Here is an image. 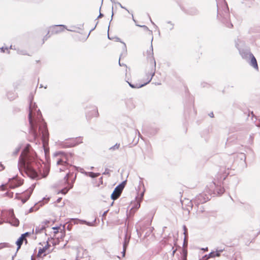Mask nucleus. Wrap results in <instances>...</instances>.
Returning <instances> with one entry per match:
<instances>
[{"label": "nucleus", "instance_id": "6e6552de", "mask_svg": "<svg viewBox=\"0 0 260 260\" xmlns=\"http://www.w3.org/2000/svg\"><path fill=\"white\" fill-rule=\"evenodd\" d=\"M23 180L18 178H13L9 182L0 186V191H5L8 189H14L23 184Z\"/></svg>", "mask_w": 260, "mask_h": 260}, {"label": "nucleus", "instance_id": "9b49d317", "mask_svg": "<svg viewBox=\"0 0 260 260\" xmlns=\"http://www.w3.org/2000/svg\"><path fill=\"white\" fill-rule=\"evenodd\" d=\"M124 188L123 183L118 185L114 190L111 194V198L113 200L117 199L120 196L122 191Z\"/></svg>", "mask_w": 260, "mask_h": 260}, {"label": "nucleus", "instance_id": "aec40b11", "mask_svg": "<svg viewBox=\"0 0 260 260\" xmlns=\"http://www.w3.org/2000/svg\"><path fill=\"white\" fill-rule=\"evenodd\" d=\"M222 250H220L219 251L216 252H211L209 254V257H219L220 255V252H222Z\"/></svg>", "mask_w": 260, "mask_h": 260}, {"label": "nucleus", "instance_id": "c85d7f7f", "mask_svg": "<svg viewBox=\"0 0 260 260\" xmlns=\"http://www.w3.org/2000/svg\"><path fill=\"white\" fill-rule=\"evenodd\" d=\"M227 26L229 27V28H233V25L232 23H230L229 25H227Z\"/></svg>", "mask_w": 260, "mask_h": 260}, {"label": "nucleus", "instance_id": "393cba45", "mask_svg": "<svg viewBox=\"0 0 260 260\" xmlns=\"http://www.w3.org/2000/svg\"><path fill=\"white\" fill-rule=\"evenodd\" d=\"M20 151V148L18 147L16 149V150L14 151L13 154L15 156L17 155L18 153V152Z\"/></svg>", "mask_w": 260, "mask_h": 260}, {"label": "nucleus", "instance_id": "412c9836", "mask_svg": "<svg viewBox=\"0 0 260 260\" xmlns=\"http://www.w3.org/2000/svg\"><path fill=\"white\" fill-rule=\"evenodd\" d=\"M39 131H41L42 134V135L44 137H45V136L46 135L47 133V129H46V127L45 125H43V127H41V126H40L39 127Z\"/></svg>", "mask_w": 260, "mask_h": 260}, {"label": "nucleus", "instance_id": "c756f323", "mask_svg": "<svg viewBox=\"0 0 260 260\" xmlns=\"http://www.w3.org/2000/svg\"><path fill=\"white\" fill-rule=\"evenodd\" d=\"M61 200H62V198H59L57 200L56 202H57V203H59V202H60L61 201Z\"/></svg>", "mask_w": 260, "mask_h": 260}, {"label": "nucleus", "instance_id": "2eb2a0df", "mask_svg": "<svg viewBox=\"0 0 260 260\" xmlns=\"http://www.w3.org/2000/svg\"><path fill=\"white\" fill-rule=\"evenodd\" d=\"M99 115V114L97 109L96 108H94L87 113L86 116L88 119H90L93 117H97Z\"/></svg>", "mask_w": 260, "mask_h": 260}, {"label": "nucleus", "instance_id": "7c9ffc66", "mask_svg": "<svg viewBox=\"0 0 260 260\" xmlns=\"http://www.w3.org/2000/svg\"><path fill=\"white\" fill-rule=\"evenodd\" d=\"M107 212H108V211H105V212L104 213V214H103V217L105 218V217H106V214H107Z\"/></svg>", "mask_w": 260, "mask_h": 260}, {"label": "nucleus", "instance_id": "6ab92c4d", "mask_svg": "<svg viewBox=\"0 0 260 260\" xmlns=\"http://www.w3.org/2000/svg\"><path fill=\"white\" fill-rule=\"evenodd\" d=\"M6 192H5L4 194H3L2 196L3 197H7L9 199L12 198L13 197V194H14L13 192L12 191H11L10 190H9V189L6 190Z\"/></svg>", "mask_w": 260, "mask_h": 260}, {"label": "nucleus", "instance_id": "f03ea898", "mask_svg": "<svg viewBox=\"0 0 260 260\" xmlns=\"http://www.w3.org/2000/svg\"><path fill=\"white\" fill-rule=\"evenodd\" d=\"M73 155L63 152H57L54 155V160L61 171H64L72 167Z\"/></svg>", "mask_w": 260, "mask_h": 260}, {"label": "nucleus", "instance_id": "f257e3e1", "mask_svg": "<svg viewBox=\"0 0 260 260\" xmlns=\"http://www.w3.org/2000/svg\"><path fill=\"white\" fill-rule=\"evenodd\" d=\"M30 146L27 144L23 149L19 157L18 168L21 172H24L29 177L39 179L46 177L50 171V167L47 165H44L40 170V174H38L32 166L34 157L30 155L29 152Z\"/></svg>", "mask_w": 260, "mask_h": 260}, {"label": "nucleus", "instance_id": "f8f14e48", "mask_svg": "<svg viewBox=\"0 0 260 260\" xmlns=\"http://www.w3.org/2000/svg\"><path fill=\"white\" fill-rule=\"evenodd\" d=\"M83 142V138L82 137H77L72 138L68 140L67 144L68 147H75Z\"/></svg>", "mask_w": 260, "mask_h": 260}, {"label": "nucleus", "instance_id": "20e7f679", "mask_svg": "<svg viewBox=\"0 0 260 260\" xmlns=\"http://www.w3.org/2000/svg\"><path fill=\"white\" fill-rule=\"evenodd\" d=\"M36 109L35 106L32 107V105H30L29 111L28 115L29 123L30 125V132L36 138L38 137L37 126L39 123L42 122L41 119L39 117V113L38 112L36 114L35 111Z\"/></svg>", "mask_w": 260, "mask_h": 260}, {"label": "nucleus", "instance_id": "f704fd0d", "mask_svg": "<svg viewBox=\"0 0 260 260\" xmlns=\"http://www.w3.org/2000/svg\"><path fill=\"white\" fill-rule=\"evenodd\" d=\"M176 251V249H175V250H173V255L174 254V253H175Z\"/></svg>", "mask_w": 260, "mask_h": 260}, {"label": "nucleus", "instance_id": "f3484780", "mask_svg": "<svg viewBox=\"0 0 260 260\" xmlns=\"http://www.w3.org/2000/svg\"><path fill=\"white\" fill-rule=\"evenodd\" d=\"M182 206L183 209L188 210V207H192V203L191 200L185 199L181 201Z\"/></svg>", "mask_w": 260, "mask_h": 260}, {"label": "nucleus", "instance_id": "bb28decb", "mask_svg": "<svg viewBox=\"0 0 260 260\" xmlns=\"http://www.w3.org/2000/svg\"><path fill=\"white\" fill-rule=\"evenodd\" d=\"M5 247H6V244L5 243H1L0 244V249L3 248Z\"/></svg>", "mask_w": 260, "mask_h": 260}, {"label": "nucleus", "instance_id": "a211bd4d", "mask_svg": "<svg viewBox=\"0 0 260 260\" xmlns=\"http://www.w3.org/2000/svg\"><path fill=\"white\" fill-rule=\"evenodd\" d=\"M216 186V184L214 182L211 183L209 184L206 188V191L209 194H212L213 193H215L214 188Z\"/></svg>", "mask_w": 260, "mask_h": 260}, {"label": "nucleus", "instance_id": "4be33fe9", "mask_svg": "<svg viewBox=\"0 0 260 260\" xmlns=\"http://www.w3.org/2000/svg\"><path fill=\"white\" fill-rule=\"evenodd\" d=\"M229 174V173L228 172H225L224 173H223L221 176L220 177V178L221 179L222 178L223 180L225 179V178L227 177V176H228V175Z\"/></svg>", "mask_w": 260, "mask_h": 260}, {"label": "nucleus", "instance_id": "473e14b6", "mask_svg": "<svg viewBox=\"0 0 260 260\" xmlns=\"http://www.w3.org/2000/svg\"><path fill=\"white\" fill-rule=\"evenodd\" d=\"M81 250H82L83 252L85 253V254H87V251L86 250H84V249H81Z\"/></svg>", "mask_w": 260, "mask_h": 260}, {"label": "nucleus", "instance_id": "72a5a7b5", "mask_svg": "<svg viewBox=\"0 0 260 260\" xmlns=\"http://www.w3.org/2000/svg\"><path fill=\"white\" fill-rule=\"evenodd\" d=\"M213 113H211V114H210V116L211 117H213Z\"/></svg>", "mask_w": 260, "mask_h": 260}, {"label": "nucleus", "instance_id": "4468645a", "mask_svg": "<svg viewBox=\"0 0 260 260\" xmlns=\"http://www.w3.org/2000/svg\"><path fill=\"white\" fill-rule=\"evenodd\" d=\"M30 234L28 232L21 235V237L16 241V245L18 246L17 250H18L21 247V246L23 242V240H25V244H27V241L26 240V237L30 236Z\"/></svg>", "mask_w": 260, "mask_h": 260}, {"label": "nucleus", "instance_id": "ddd939ff", "mask_svg": "<svg viewBox=\"0 0 260 260\" xmlns=\"http://www.w3.org/2000/svg\"><path fill=\"white\" fill-rule=\"evenodd\" d=\"M65 28L63 25H55L54 26H52L50 30L49 31L48 35H49L50 34V35H53L59 34L63 31H64Z\"/></svg>", "mask_w": 260, "mask_h": 260}, {"label": "nucleus", "instance_id": "9d476101", "mask_svg": "<svg viewBox=\"0 0 260 260\" xmlns=\"http://www.w3.org/2000/svg\"><path fill=\"white\" fill-rule=\"evenodd\" d=\"M218 16L221 17H228L229 16V10L228 5L225 3H221L218 5Z\"/></svg>", "mask_w": 260, "mask_h": 260}, {"label": "nucleus", "instance_id": "c9c22d12", "mask_svg": "<svg viewBox=\"0 0 260 260\" xmlns=\"http://www.w3.org/2000/svg\"><path fill=\"white\" fill-rule=\"evenodd\" d=\"M102 180H103L102 178H100V181L101 182V183H102V182H103Z\"/></svg>", "mask_w": 260, "mask_h": 260}, {"label": "nucleus", "instance_id": "423d86ee", "mask_svg": "<svg viewBox=\"0 0 260 260\" xmlns=\"http://www.w3.org/2000/svg\"><path fill=\"white\" fill-rule=\"evenodd\" d=\"M38 249L37 257L43 258L47 255L51 253L53 249L51 248V246L48 241L40 243L36 250Z\"/></svg>", "mask_w": 260, "mask_h": 260}, {"label": "nucleus", "instance_id": "39448f33", "mask_svg": "<svg viewBox=\"0 0 260 260\" xmlns=\"http://www.w3.org/2000/svg\"><path fill=\"white\" fill-rule=\"evenodd\" d=\"M150 37L151 43L147 47H144L143 49V55L148 63L152 67H155V61L153 57V51L152 45V32L150 30L147 31Z\"/></svg>", "mask_w": 260, "mask_h": 260}, {"label": "nucleus", "instance_id": "2f4dec72", "mask_svg": "<svg viewBox=\"0 0 260 260\" xmlns=\"http://www.w3.org/2000/svg\"><path fill=\"white\" fill-rule=\"evenodd\" d=\"M125 244L124 245V249H123V255H124L125 252Z\"/></svg>", "mask_w": 260, "mask_h": 260}, {"label": "nucleus", "instance_id": "5701e85b", "mask_svg": "<svg viewBox=\"0 0 260 260\" xmlns=\"http://www.w3.org/2000/svg\"><path fill=\"white\" fill-rule=\"evenodd\" d=\"M120 147L119 144H116L114 146L111 148V149L115 150L118 149Z\"/></svg>", "mask_w": 260, "mask_h": 260}, {"label": "nucleus", "instance_id": "cd10ccee", "mask_svg": "<svg viewBox=\"0 0 260 260\" xmlns=\"http://www.w3.org/2000/svg\"><path fill=\"white\" fill-rule=\"evenodd\" d=\"M70 175H71L70 173H68V174H67L66 176V177L67 178V180H68V179H69V177L70 176Z\"/></svg>", "mask_w": 260, "mask_h": 260}, {"label": "nucleus", "instance_id": "1a4fd4ad", "mask_svg": "<svg viewBox=\"0 0 260 260\" xmlns=\"http://www.w3.org/2000/svg\"><path fill=\"white\" fill-rule=\"evenodd\" d=\"M32 192L31 188H29L22 193H17L15 194V198L20 200L22 204L25 203L30 198Z\"/></svg>", "mask_w": 260, "mask_h": 260}, {"label": "nucleus", "instance_id": "7ed1b4c3", "mask_svg": "<svg viewBox=\"0 0 260 260\" xmlns=\"http://www.w3.org/2000/svg\"><path fill=\"white\" fill-rule=\"evenodd\" d=\"M51 222L48 220H45L43 221L40 224H39L36 228V232L37 233H41L43 230H46V231H48L50 233L51 237L53 238H56L59 240V239H62L64 236V232L61 229L60 226L57 227H49V224Z\"/></svg>", "mask_w": 260, "mask_h": 260}, {"label": "nucleus", "instance_id": "a878e982", "mask_svg": "<svg viewBox=\"0 0 260 260\" xmlns=\"http://www.w3.org/2000/svg\"><path fill=\"white\" fill-rule=\"evenodd\" d=\"M68 191V189L64 188L61 190V192L63 194H66Z\"/></svg>", "mask_w": 260, "mask_h": 260}, {"label": "nucleus", "instance_id": "dca6fc26", "mask_svg": "<svg viewBox=\"0 0 260 260\" xmlns=\"http://www.w3.org/2000/svg\"><path fill=\"white\" fill-rule=\"evenodd\" d=\"M249 57L250 58V64L257 71L258 70V67L256 58L251 53L249 55Z\"/></svg>", "mask_w": 260, "mask_h": 260}, {"label": "nucleus", "instance_id": "b1692460", "mask_svg": "<svg viewBox=\"0 0 260 260\" xmlns=\"http://www.w3.org/2000/svg\"><path fill=\"white\" fill-rule=\"evenodd\" d=\"M99 175V174H95L94 173H90L89 176L91 177L94 178L98 177Z\"/></svg>", "mask_w": 260, "mask_h": 260}, {"label": "nucleus", "instance_id": "0eeeda50", "mask_svg": "<svg viewBox=\"0 0 260 260\" xmlns=\"http://www.w3.org/2000/svg\"><path fill=\"white\" fill-rule=\"evenodd\" d=\"M153 75V73L144 74L138 80V82H135L134 84L130 83H128V84L132 88H139L142 87L150 82Z\"/></svg>", "mask_w": 260, "mask_h": 260}, {"label": "nucleus", "instance_id": "e433bc0d", "mask_svg": "<svg viewBox=\"0 0 260 260\" xmlns=\"http://www.w3.org/2000/svg\"><path fill=\"white\" fill-rule=\"evenodd\" d=\"M235 260H236V259H235Z\"/></svg>", "mask_w": 260, "mask_h": 260}]
</instances>
